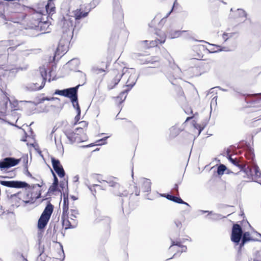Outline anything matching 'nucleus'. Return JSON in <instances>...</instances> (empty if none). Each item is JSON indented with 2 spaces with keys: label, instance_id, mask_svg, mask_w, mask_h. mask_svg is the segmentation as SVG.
<instances>
[{
  "label": "nucleus",
  "instance_id": "obj_1",
  "mask_svg": "<svg viewBox=\"0 0 261 261\" xmlns=\"http://www.w3.org/2000/svg\"><path fill=\"white\" fill-rule=\"evenodd\" d=\"M138 77L135 68H123L121 72H119L117 70H114L112 73V80L109 84L108 88L109 90L112 89L119 83L121 78L128 77L125 86L131 89L136 84Z\"/></svg>",
  "mask_w": 261,
  "mask_h": 261
},
{
  "label": "nucleus",
  "instance_id": "obj_2",
  "mask_svg": "<svg viewBox=\"0 0 261 261\" xmlns=\"http://www.w3.org/2000/svg\"><path fill=\"white\" fill-rule=\"evenodd\" d=\"M18 58L15 55H11L8 56L7 54H4L0 55V70H4V67L2 66H4L6 63H9L10 65L15 66V68H7L4 70L5 71H9L10 73H14L17 72L18 70H26L28 68V65L24 64L21 65L18 62ZM2 71H0L2 72Z\"/></svg>",
  "mask_w": 261,
  "mask_h": 261
},
{
  "label": "nucleus",
  "instance_id": "obj_3",
  "mask_svg": "<svg viewBox=\"0 0 261 261\" xmlns=\"http://www.w3.org/2000/svg\"><path fill=\"white\" fill-rule=\"evenodd\" d=\"M47 75V71L45 67L44 66L40 67L38 72L36 82L28 84L25 86V89L30 91H37L42 89L45 85Z\"/></svg>",
  "mask_w": 261,
  "mask_h": 261
},
{
  "label": "nucleus",
  "instance_id": "obj_4",
  "mask_svg": "<svg viewBox=\"0 0 261 261\" xmlns=\"http://www.w3.org/2000/svg\"><path fill=\"white\" fill-rule=\"evenodd\" d=\"M53 211V205L48 202L38 221L37 227L39 230L43 229L47 225Z\"/></svg>",
  "mask_w": 261,
  "mask_h": 261
},
{
  "label": "nucleus",
  "instance_id": "obj_5",
  "mask_svg": "<svg viewBox=\"0 0 261 261\" xmlns=\"http://www.w3.org/2000/svg\"><path fill=\"white\" fill-rule=\"evenodd\" d=\"M116 180L117 178L115 177H110L107 178L106 180H100L98 179L97 181L100 183L102 182H107L109 184V186L114 187L115 190L113 191V193L115 195L120 197L126 196L128 194V192L126 190H123V188L115 181Z\"/></svg>",
  "mask_w": 261,
  "mask_h": 261
},
{
  "label": "nucleus",
  "instance_id": "obj_6",
  "mask_svg": "<svg viewBox=\"0 0 261 261\" xmlns=\"http://www.w3.org/2000/svg\"><path fill=\"white\" fill-rule=\"evenodd\" d=\"M22 161L24 162L28 163V156H22L19 159H17L12 157H7L0 161V169H8L10 167L15 166Z\"/></svg>",
  "mask_w": 261,
  "mask_h": 261
},
{
  "label": "nucleus",
  "instance_id": "obj_7",
  "mask_svg": "<svg viewBox=\"0 0 261 261\" xmlns=\"http://www.w3.org/2000/svg\"><path fill=\"white\" fill-rule=\"evenodd\" d=\"M6 176H0V184L9 188H29L30 185L25 181L17 180H7Z\"/></svg>",
  "mask_w": 261,
  "mask_h": 261
},
{
  "label": "nucleus",
  "instance_id": "obj_8",
  "mask_svg": "<svg viewBox=\"0 0 261 261\" xmlns=\"http://www.w3.org/2000/svg\"><path fill=\"white\" fill-rule=\"evenodd\" d=\"M73 20H71L69 16L63 17L59 22L60 25L62 28L63 35L71 36L74 28H73Z\"/></svg>",
  "mask_w": 261,
  "mask_h": 261
},
{
  "label": "nucleus",
  "instance_id": "obj_9",
  "mask_svg": "<svg viewBox=\"0 0 261 261\" xmlns=\"http://www.w3.org/2000/svg\"><path fill=\"white\" fill-rule=\"evenodd\" d=\"M243 236V229L241 226L238 224H234L232 227L231 240L236 245L240 244Z\"/></svg>",
  "mask_w": 261,
  "mask_h": 261
},
{
  "label": "nucleus",
  "instance_id": "obj_10",
  "mask_svg": "<svg viewBox=\"0 0 261 261\" xmlns=\"http://www.w3.org/2000/svg\"><path fill=\"white\" fill-rule=\"evenodd\" d=\"M64 133L71 144H73L75 142L80 143L87 140V136L84 137L78 136L77 133L71 129H67L64 131Z\"/></svg>",
  "mask_w": 261,
  "mask_h": 261
},
{
  "label": "nucleus",
  "instance_id": "obj_11",
  "mask_svg": "<svg viewBox=\"0 0 261 261\" xmlns=\"http://www.w3.org/2000/svg\"><path fill=\"white\" fill-rule=\"evenodd\" d=\"M80 86V85H78L74 87L65 89L64 96L70 98L73 107H75V104L79 103L77 90Z\"/></svg>",
  "mask_w": 261,
  "mask_h": 261
},
{
  "label": "nucleus",
  "instance_id": "obj_12",
  "mask_svg": "<svg viewBox=\"0 0 261 261\" xmlns=\"http://www.w3.org/2000/svg\"><path fill=\"white\" fill-rule=\"evenodd\" d=\"M71 37V36L68 35H63L61 39L59 42L56 54L58 53L59 55V53L61 52L64 55L65 54L64 52H66Z\"/></svg>",
  "mask_w": 261,
  "mask_h": 261
},
{
  "label": "nucleus",
  "instance_id": "obj_13",
  "mask_svg": "<svg viewBox=\"0 0 261 261\" xmlns=\"http://www.w3.org/2000/svg\"><path fill=\"white\" fill-rule=\"evenodd\" d=\"M229 17L236 19L237 22L240 23L246 20V13L243 9H238L236 11H233L232 8H231Z\"/></svg>",
  "mask_w": 261,
  "mask_h": 261
},
{
  "label": "nucleus",
  "instance_id": "obj_14",
  "mask_svg": "<svg viewBox=\"0 0 261 261\" xmlns=\"http://www.w3.org/2000/svg\"><path fill=\"white\" fill-rule=\"evenodd\" d=\"M51 161L53 167L60 177H63L65 175L64 170L60 164V162L58 159H56L54 157L51 158Z\"/></svg>",
  "mask_w": 261,
  "mask_h": 261
},
{
  "label": "nucleus",
  "instance_id": "obj_15",
  "mask_svg": "<svg viewBox=\"0 0 261 261\" xmlns=\"http://www.w3.org/2000/svg\"><path fill=\"white\" fill-rule=\"evenodd\" d=\"M171 242H172L171 245L169 247L170 251H171L175 250V248H174V246H175L180 247L181 248V250L179 251L178 250H177V252L173 254V256L172 257H170V258L167 259V260L172 259L173 257H175L177 255V254L178 252H186L187 251V249L186 246L182 245L181 242H180V241H174V240H172Z\"/></svg>",
  "mask_w": 261,
  "mask_h": 261
},
{
  "label": "nucleus",
  "instance_id": "obj_16",
  "mask_svg": "<svg viewBox=\"0 0 261 261\" xmlns=\"http://www.w3.org/2000/svg\"><path fill=\"white\" fill-rule=\"evenodd\" d=\"M8 101L10 102V104L11 105L12 103L6 92L0 89V105L2 106V109L3 110L6 111L8 109L7 105Z\"/></svg>",
  "mask_w": 261,
  "mask_h": 261
},
{
  "label": "nucleus",
  "instance_id": "obj_17",
  "mask_svg": "<svg viewBox=\"0 0 261 261\" xmlns=\"http://www.w3.org/2000/svg\"><path fill=\"white\" fill-rule=\"evenodd\" d=\"M156 34L158 35H160V38H157L155 40L150 41L149 44L148 45H147V47H153L157 46L158 43L162 44L165 42L166 35H165L164 33L160 32V31H159V32H156Z\"/></svg>",
  "mask_w": 261,
  "mask_h": 261
},
{
  "label": "nucleus",
  "instance_id": "obj_18",
  "mask_svg": "<svg viewBox=\"0 0 261 261\" xmlns=\"http://www.w3.org/2000/svg\"><path fill=\"white\" fill-rule=\"evenodd\" d=\"M245 100L247 103L251 105L260 103L261 101V93L255 94L252 95H247L245 98Z\"/></svg>",
  "mask_w": 261,
  "mask_h": 261
},
{
  "label": "nucleus",
  "instance_id": "obj_19",
  "mask_svg": "<svg viewBox=\"0 0 261 261\" xmlns=\"http://www.w3.org/2000/svg\"><path fill=\"white\" fill-rule=\"evenodd\" d=\"M90 11V9H89L87 12H84L82 7H81L79 9H77L73 12L75 20L76 21H78L82 18L87 17Z\"/></svg>",
  "mask_w": 261,
  "mask_h": 261
},
{
  "label": "nucleus",
  "instance_id": "obj_20",
  "mask_svg": "<svg viewBox=\"0 0 261 261\" xmlns=\"http://www.w3.org/2000/svg\"><path fill=\"white\" fill-rule=\"evenodd\" d=\"M241 243H240V248H242L244 245L248 241H258L257 239H253L251 237L250 232L248 231L243 232L242 239L241 240Z\"/></svg>",
  "mask_w": 261,
  "mask_h": 261
},
{
  "label": "nucleus",
  "instance_id": "obj_21",
  "mask_svg": "<svg viewBox=\"0 0 261 261\" xmlns=\"http://www.w3.org/2000/svg\"><path fill=\"white\" fill-rule=\"evenodd\" d=\"M140 183L141 184V190L143 192H148L151 190V182L149 179L142 178L140 179Z\"/></svg>",
  "mask_w": 261,
  "mask_h": 261
},
{
  "label": "nucleus",
  "instance_id": "obj_22",
  "mask_svg": "<svg viewBox=\"0 0 261 261\" xmlns=\"http://www.w3.org/2000/svg\"><path fill=\"white\" fill-rule=\"evenodd\" d=\"M254 165L251 167L250 166H247L245 165V168H244L243 170H241L238 173L239 174H245L249 178L252 179L254 175Z\"/></svg>",
  "mask_w": 261,
  "mask_h": 261
},
{
  "label": "nucleus",
  "instance_id": "obj_23",
  "mask_svg": "<svg viewBox=\"0 0 261 261\" xmlns=\"http://www.w3.org/2000/svg\"><path fill=\"white\" fill-rule=\"evenodd\" d=\"M165 197L168 200L174 202L179 204H183L187 205L188 206H190V205L186 202L184 201L181 198L179 197H177L176 196L171 195V194H167L165 196Z\"/></svg>",
  "mask_w": 261,
  "mask_h": 261
},
{
  "label": "nucleus",
  "instance_id": "obj_24",
  "mask_svg": "<svg viewBox=\"0 0 261 261\" xmlns=\"http://www.w3.org/2000/svg\"><path fill=\"white\" fill-rule=\"evenodd\" d=\"M38 27L40 28L41 31H44V32L40 34V35L49 33L51 30L49 28V23L47 21H39Z\"/></svg>",
  "mask_w": 261,
  "mask_h": 261
},
{
  "label": "nucleus",
  "instance_id": "obj_25",
  "mask_svg": "<svg viewBox=\"0 0 261 261\" xmlns=\"http://www.w3.org/2000/svg\"><path fill=\"white\" fill-rule=\"evenodd\" d=\"M227 159L233 165L239 167L240 169V171L243 170L244 168H245V165L243 164H240V161L238 160L236 158L233 159L230 155H229V151L227 150Z\"/></svg>",
  "mask_w": 261,
  "mask_h": 261
},
{
  "label": "nucleus",
  "instance_id": "obj_26",
  "mask_svg": "<svg viewBox=\"0 0 261 261\" xmlns=\"http://www.w3.org/2000/svg\"><path fill=\"white\" fill-rule=\"evenodd\" d=\"M51 172L54 176V181L52 185L49 187L48 189V192H55L58 190L59 181L57 176L53 171V170H51Z\"/></svg>",
  "mask_w": 261,
  "mask_h": 261
},
{
  "label": "nucleus",
  "instance_id": "obj_27",
  "mask_svg": "<svg viewBox=\"0 0 261 261\" xmlns=\"http://www.w3.org/2000/svg\"><path fill=\"white\" fill-rule=\"evenodd\" d=\"M55 0H48L47 5L45 6V10L47 13L49 14L54 13L55 12L56 7L54 4Z\"/></svg>",
  "mask_w": 261,
  "mask_h": 261
},
{
  "label": "nucleus",
  "instance_id": "obj_28",
  "mask_svg": "<svg viewBox=\"0 0 261 261\" xmlns=\"http://www.w3.org/2000/svg\"><path fill=\"white\" fill-rule=\"evenodd\" d=\"M130 88H127L122 92H121L119 95L116 97V101L119 103H121L126 98L127 94L130 91Z\"/></svg>",
  "mask_w": 261,
  "mask_h": 261
},
{
  "label": "nucleus",
  "instance_id": "obj_29",
  "mask_svg": "<svg viewBox=\"0 0 261 261\" xmlns=\"http://www.w3.org/2000/svg\"><path fill=\"white\" fill-rule=\"evenodd\" d=\"M113 16L119 19H121L123 17L122 12L119 4H116L114 7Z\"/></svg>",
  "mask_w": 261,
  "mask_h": 261
},
{
  "label": "nucleus",
  "instance_id": "obj_30",
  "mask_svg": "<svg viewBox=\"0 0 261 261\" xmlns=\"http://www.w3.org/2000/svg\"><path fill=\"white\" fill-rule=\"evenodd\" d=\"M253 172H254V175L252 179L256 180L258 182L261 181V172L259 171L258 167L255 164L254 165Z\"/></svg>",
  "mask_w": 261,
  "mask_h": 261
},
{
  "label": "nucleus",
  "instance_id": "obj_31",
  "mask_svg": "<svg viewBox=\"0 0 261 261\" xmlns=\"http://www.w3.org/2000/svg\"><path fill=\"white\" fill-rule=\"evenodd\" d=\"M68 210V196L64 195L62 219L65 217V214L67 213Z\"/></svg>",
  "mask_w": 261,
  "mask_h": 261
},
{
  "label": "nucleus",
  "instance_id": "obj_32",
  "mask_svg": "<svg viewBox=\"0 0 261 261\" xmlns=\"http://www.w3.org/2000/svg\"><path fill=\"white\" fill-rule=\"evenodd\" d=\"M170 136L172 138H175L180 132V129L175 126L171 127L170 129Z\"/></svg>",
  "mask_w": 261,
  "mask_h": 261
},
{
  "label": "nucleus",
  "instance_id": "obj_33",
  "mask_svg": "<svg viewBox=\"0 0 261 261\" xmlns=\"http://www.w3.org/2000/svg\"><path fill=\"white\" fill-rule=\"evenodd\" d=\"M86 185L87 186V187L88 188V189H89V190H90L92 194L94 195V197L95 196V194L96 193V191L95 189L94 188L95 187H99L101 190H105V188H103L102 186H101L100 185H98V184H93L92 185H89L86 184Z\"/></svg>",
  "mask_w": 261,
  "mask_h": 261
},
{
  "label": "nucleus",
  "instance_id": "obj_34",
  "mask_svg": "<svg viewBox=\"0 0 261 261\" xmlns=\"http://www.w3.org/2000/svg\"><path fill=\"white\" fill-rule=\"evenodd\" d=\"M245 155L248 160H253L254 158L253 149L251 148H248L246 150Z\"/></svg>",
  "mask_w": 261,
  "mask_h": 261
},
{
  "label": "nucleus",
  "instance_id": "obj_35",
  "mask_svg": "<svg viewBox=\"0 0 261 261\" xmlns=\"http://www.w3.org/2000/svg\"><path fill=\"white\" fill-rule=\"evenodd\" d=\"M66 218H68V216H67V213L65 214V217L63 218V219H62V217H61V219H62V222H63V225H66L65 229H67L68 228H74L75 226H73L71 224V222H70L68 220H65V219Z\"/></svg>",
  "mask_w": 261,
  "mask_h": 261
},
{
  "label": "nucleus",
  "instance_id": "obj_36",
  "mask_svg": "<svg viewBox=\"0 0 261 261\" xmlns=\"http://www.w3.org/2000/svg\"><path fill=\"white\" fill-rule=\"evenodd\" d=\"M74 108L76 110V112H77V115H76V116L75 117V118H74L75 122L74 125H75V124H76L77 122L79 121V120L80 119L81 109H80L79 103L75 104V107H74Z\"/></svg>",
  "mask_w": 261,
  "mask_h": 261
},
{
  "label": "nucleus",
  "instance_id": "obj_37",
  "mask_svg": "<svg viewBox=\"0 0 261 261\" xmlns=\"http://www.w3.org/2000/svg\"><path fill=\"white\" fill-rule=\"evenodd\" d=\"M174 76L175 79L181 78L182 73L180 69L178 66H175L174 68Z\"/></svg>",
  "mask_w": 261,
  "mask_h": 261
},
{
  "label": "nucleus",
  "instance_id": "obj_38",
  "mask_svg": "<svg viewBox=\"0 0 261 261\" xmlns=\"http://www.w3.org/2000/svg\"><path fill=\"white\" fill-rule=\"evenodd\" d=\"M19 195V193H16L14 194H12L9 195V194L7 195L8 198L11 201L12 203H13L14 201L18 202L20 198L18 197V195Z\"/></svg>",
  "mask_w": 261,
  "mask_h": 261
},
{
  "label": "nucleus",
  "instance_id": "obj_39",
  "mask_svg": "<svg viewBox=\"0 0 261 261\" xmlns=\"http://www.w3.org/2000/svg\"><path fill=\"white\" fill-rule=\"evenodd\" d=\"M209 215H211L210 218L213 220H218L222 218L220 214L214 213L212 211L209 212Z\"/></svg>",
  "mask_w": 261,
  "mask_h": 261
},
{
  "label": "nucleus",
  "instance_id": "obj_40",
  "mask_svg": "<svg viewBox=\"0 0 261 261\" xmlns=\"http://www.w3.org/2000/svg\"><path fill=\"white\" fill-rule=\"evenodd\" d=\"M76 133H77V135L78 136H82V137H84L85 136H87L85 133V131L84 128L82 127H78L74 129Z\"/></svg>",
  "mask_w": 261,
  "mask_h": 261
},
{
  "label": "nucleus",
  "instance_id": "obj_41",
  "mask_svg": "<svg viewBox=\"0 0 261 261\" xmlns=\"http://www.w3.org/2000/svg\"><path fill=\"white\" fill-rule=\"evenodd\" d=\"M187 31H174L173 33H172L169 35V37L171 38H177V37H179V36H180L182 33H187Z\"/></svg>",
  "mask_w": 261,
  "mask_h": 261
},
{
  "label": "nucleus",
  "instance_id": "obj_42",
  "mask_svg": "<svg viewBox=\"0 0 261 261\" xmlns=\"http://www.w3.org/2000/svg\"><path fill=\"white\" fill-rule=\"evenodd\" d=\"M226 169V167L224 165L220 164L217 168V172L219 175H223Z\"/></svg>",
  "mask_w": 261,
  "mask_h": 261
},
{
  "label": "nucleus",
  "instance_id": "obj_43",
  "mask_svg": "<svg viewBox=\"0 0 261 261\" xmlns=\"http://www.w3.org/2000/svg\"><path fill=\"white\" fill-rule=\"evenodd\" d=\"M174 224L175 229H176V230L178 232H180V230L182 227L181 222L178 219H176L174 221Z\"/></svg>",
  "mask_w": 261,
  "mask_h": 261
},
{
  "label": "nucleus",
  "instance_id": "obj_44",
  "mask_svg": "<svg viewBox=\"0 0 261 261\" xmlns=\"http://www.w3.org/2000/svg\"><path fill=\"white\" fill-rule=\"evenodd\" d=\"M79 214V212L76 210H71V214H70V218L74 220V218H76L77 217V216Z\"/></svg>",
  "mask_w": 261,
  "mask_h": 261
},
{
  "label": "nucleus",
  "instance_id": "obj_45",
  "mask_svg": "<svg viewBox=\"0 0 261 261\" xmlns=\"http://www.w3.org/2000/svg\"><path fill=\"white\" fill-rule=\"evenodd\" d=\"M92 70L94 73L96 74H99L103 72H105V71L103 69L99 68L97 67H93L92 68Z\"/></svg>",
  "mask_w": 261,
  "mask_h": 261
},
{
  "label": "nucleus",
  "instance_id": "obj_46",
  "mask_svg": "<svg viewBox=\"0 0 261 261\" xmlns=\"http://www.w3.org/2000/svg\"><path fill=\"white\" fill-rule=\"evenodd\" d=\"M109 136H107V137H104L102 139H100L98 140L97 141V142L98 143V144L97 145H104V144H106L107 143V142H106V140L109 138Z\"/></svg>",
  "mask_w": 261,
  "mask_h": 261
},
{
  "label": "nucleus",
  "instance_id": "obj_47",
  "mask_svg": "<svg viewBox=\"0 0 261 261\" xmlns=\"http://www.w3.org/2000/svg\"><path fill=\"white\" fill-rule=\"evenodd\" d=\"M2 45H5L6 46H11L13 45V41L12 40H6V41H2Z\"/></svg>",
  "mask_w": 261,
  "mask_h": 261
},
{
  "label": "nucleus",
  "instance_id": "obj_48",
  "mask_svg": "<svg viewBox=\"0 0 261 261\" xmlns=\"http://www.w3.org/2000/svg\"><path fill=\"white\" fill-rule=\"evenodd\" d=\"M100 3V0H93V1L90 3V10L92 8H95L97 5Z\"/></svg>",
  "mask_w": 261,
  "mask_h": 261
},
{
  "label": "nucleus",
  "instance_id": "obj_49",
  "mask_svg": "<svg viewBox=\"0 0 261 261\" xmlns=\"http://www.w3.org/2000/svg\"><path fill=\"white\" fill-rule=\"evenodd\" d=\"M65 89L63 90H56L55 92V94H57L61 96H64L65 94Z\"/></svg>",
  "mask_w": 261,
  "mask_h": 261
},
{
  "label": "nucleus",
  "instance_id": "obj_50",
  "mask_svg": "<svg viewBox=\"0 0 261 261\" xmlns=\"http://www.w3.org/2000/svg\"><path fill=\"white\" fill-rule=\"evenodd\" d=\"M55 99H59L57 97H50V98H49L48 97H43L41 99H40V102H43L45 100H48V101H50V100H55Z\"/></svg>",
  "mask_w": 261,
  "mask_h": 261
},
{
  "label": "nucleus",
  "instance_id": "obj_51",
  "mask_svg": "<svg viewBox=\"0 0 261 261\" xmlns=\"http://www.w3.org/2000/svg\"><path fill=\"white\" fill-rule=\"evenodd\" d=\"M194 127L195 128L197 129L198 130V135H199L201 133V132L203 130V129H204V127H202L199 124H196L194 125Z\"/></svg>",
  "mask_w": 261,
  "mask_h": 261
},
{
  "label": "nucleus",
  "instance_id": "obj_52",
  "mask_svg": "<svg viewBox=\"0 0 261 261\" xmlns=\"http://www.w3.org/2000/svg\"><path fill=\"white\" fill-rule=\"evenodd\" d=\"M59 186L62 189V190H63L65 188V186H67V182H66L64 181H60Z\"/></svg>",
  "mask_w": 261,
  "mask_h": 261
},
{
  "label": "nucleus",
  "instance_id": "obj_53",
  "mask_svg": "<svg viewBox=\"0 0 261 261\" xmlns=\"http://www.w3.org/2000/svg\"><path fill=\"white\" fill-rule=\"evenodd\" d=\"M175 3H176V1L174 3V5H173V6L172 9L166 14V16H165L164 17H163L161 21H163L164 19L167 18L170 15V14L171 13V12L173 11V9L174 5L175 4Z\"/></svg>",
  "mask_w": 261,
  "mask_h": 261
},
{
  "label": "nucleus",
  "instance_id": "obj_54",
  "mask_svg": "<svg viewBox=\"0 0 261 261\" xmlns=\"http://www.w3.org/2000/svg\"><path fill=\"white\" fill-rule=\"evenodd\" d=\"M231 36V35L228 33H224L223 35V38L226 41L229 37Z\"/></svg>",
  "mask_w": 261,
  "mask_h": 261
},
{
  "label": "nucleus",
  "instance_id": "obj_55",
  "mask_svg": "<svg viewBox=\"0 0 261 261\" xmlns=\"http://www.w3.org/2000/svg\"><path fill=\"white\" fill-rule=\"evenodd\" d=\"M158 16H156L154 19L152 20L150 24H149V25L150 27H153V26L155 25V23L156 22V19H157Z\"/></svg>",
  "mask_w": 261,
  "mask_h": 261
},
{
  "label": "nucleus",
  "instance_id": "obj_56",
  "mask_svg": "<svg viewBox=\"0 0 261 261\" xmlns=\"http://www.w3.org/2000/svg\"><path fill=\"white\" fill-rule=\"evenodd\" d=\"M79 124L81 125L80 127H86L88 125V123L86 121H83L79 122Z\"/></svg>",
  "mask_w": 261,
  "mask_h": 261
},
{
  "label": "nucleus",
  "instance_id": "obj_57",
  "mask_svg": "<svg viewBox=\"0 0 261 261\" xmlns=\"http://www.w3.org/2000/svg\"><path fill=\"white\" fill-rule=\"evenodd\" d=\"M17 46V45H16V46H15L9 47L7 49V51H8V54H9V53H11V52H12V51H14V50L15 49V48H16V47Z\"/></svg>",
  "mask_w": 261,
  "mask_h": 261
},
{
  "label": "nucleus",
  "instance_id": "obj_58",
  "mask_svg": "<svg viewBox=\"0 0 261 261\" xmlns=\"http://www.w3.org/2000/svg\"><path fill=\"white\" fill-rule=\"evenodd\" d=\"M146 70L148 71V72H150L151 73H156L155 71H153L154 70V68L153 67H148V68H146Z\"/></svg>",
  "mask_w": 261,
  "mask_h": 261
},
{
  "label": "nucleus",
  "instance_id": "obj_59",
  "mask_svg": "<svg viewBox=\"0 0 261 261\" xmlns=\"http://www.w3.org/2000/svg\"><path fill=\"white\" fill-rule=\"evenodd\" d=\"M135 194L136 196H138L140 194V190L138 189L137 186L135 187Z\"/></svg>",
  "mask_w": 261,
  "mask_h": 261
},
{
  "label": "nucleus",
  "instance_id": "obj_60",
  "mask_svg": "<svg viewBox=\"0 0 261 261\" xmlns=\"http://www.w3.org/2000/svg\"><path fill=\"white\" fill-rule=\"evenodd\" d=\"M178 184H175L174 186L173 190H174L176 192V193H178Z\"/></svg>",
  "mask_w": 261,
  "mask_h": 261
},
{
  "label": "nucleus",
  "instance_id": "obj_61",
  "mask_svg": "<svg viewBox=\"0 0 261 261\" xmlns=\"http://www.w3.org/2000/svg\"><path fill=\"white\" fill-rule=\"evenodd\" d=\"M57 229H58V226L56 224H55L54 226V228H53V235H54L56 233Z\"/></svg>",
  "mask_w": 261,
  "mask_h": 261
},
{
  "label": "nucleus",
  "instance_id": "obj_62",
  "mask_svg": "<svg viewBox=\"0 0 261 261\" xmlns=\"http://www.w3.org/2000/svg\"><path fill=\"white\" fill-rule=\"evenodd\" d=\"M44 12V10H40L39 12H36L35 14H38L39 16L43 15V13Z\"/></svg>",
  "mask_w": 261,
  "mask_h": 261
},
{
  "label": "nucleus",
  "instance_id": "obj_63",
  "mask_svg": "<svg viewBox=\"0 0 261 261\" xmlns=\"http://www.w3.org/2000/svg\"><path fill=\"white\" fill-rule=\"evenodd\" d=\"M79 179V177L78 175L75 176L73 177V182H77V181H78Z\"/></svg>",
  "mask_w": 261,
  "mask_h": 261
},
{
  "label": "nucleus",
  "instance_id": "obj_64",
  "mask_svg": "<svg viewBox=\"0 0 261 261\" xmlns=\"http://www.w3.org/2000/svg\"><path fill=\"white\" fill-rule=\"evenodd\" d=\"M26 175L28 176H30L31 177H32V178H34L33 177H32V174L30 173V172L28 171V170L27 169V171H26Z\"/></svg>",
  "mask_w": 261,
  "mask_h": 261
}]
</instances>
